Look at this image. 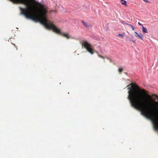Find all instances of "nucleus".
Masks as SVG:
<instances>
[{"mask_svg":"<svg viewBox=\"0 0 158 158\" xmlns=\"http://www.w3.org/2000/svg\"><path fill=\"white\" fill-rule=\"evenodd\" d=\"M107 60H109L111 62H112V60H111V59L110 58H109L108 57H107Z\"/></svg>","mask_w":158,"mask_h":158,"instance_id":"nucleus-16","label":"nucleus"},{"mask_svg":"<svg viewBox=\"0 0 158 158\" xmlns=\"http://www.w3.org/2000/svg\"><path fill=\"white\" fill-rule=\"evenodd\" d=\"M107 60H109L111 62H112V60H111V59L110 58H109L108 57H107Z\"/></svg>","mask_w":158,"mask_h":158,"instance_id":"nucleus-14","label":"nucleus"},{"mask_svg":"<svg viewBox=\"0 0 158 158\" xmlns=\"http://www.w3.org/2000/svg\"><path fill=\"white\" fill-rule=\"evenodd\" d=\"M150 100H152V99L150 97Z\"/></svg>","mask_w":158,"mask_h":158,"instance_id":"nucleus-20","label":"nucleus"},{"mask_svg":"<svg viewBox=\"0 0 158 158\" xmlns=\"http://www.w3.org/2000/svg\"><path fill=\"white\" fill-rule=\"evenodd\" d=\"M129 40L133 42L134 43H135V40H133L129 39Z\"/></svg>","mask_w":158,"mask_h":158,"instance_id":"nucleus-9","label":"nucleus"},{"mask_svg":"<svg viewBox=\"0 0 158 158\" xmlns=\"http://www.w3.org/2000/svg\"><path fill=\"white\" fill-rule=\"evenodd\" d=\"M120 22L121 23H123V24H125V25H127V23H125V22L124 21L122 20H121L120 21Z\"/></svg>","mask_w":158,"mask_h":158,"instance_id":"nucleus-7","label":"nucleus"},{"mask_svg":"<svg viewBox=\"0 0 158 158\" xmlns=\"http://www.w3.org/2000/svg\"><path fill=\"white\" fill-rule=\"evenodd\" d=\"M81 21L82 22V23H83V24L86 27H87V28H89V26L88 24L86 23L85 22H84V21L83 20H81Z\"/></svg>","mask_w":158,"mask_h":158,"instance_id":"nucleus-5","label":"nucleus"},{"mask_svg":"<svg viewBox=\"0 0 158 158\" xmlns=\"http://www.w3.org/2000/svg\"><path fill=\"white\" fill-rule=\"evenodd\" d=\"M142 31L143 33H148V31L147 29L146 28L144 27L143 26H142Z\"/></svg>","mask_w":158,"mask_h":158,"instance_id":"nucleus-4","label":"nucleus"},{"mask_svg":"<svg viewBox=\"0 0 158 158\" xmlns=\"http://www.w3.org/2000/svg\"><path fill=\"white\" fill-rule=\"evenodd\" d=\"M122 1H123V2H122L121 4L123 5H124L125 6H127V1L125 0H121Z\"/></svg>","mask_w":158,"mask_h":158,"instance_id":"nucleus-6","label":"nucleus"},{"mask_svg":"<svg viewBox=\"0 0 158 158\" xmlns=\"http://www.w3.org/2000/svg\"><path fill=\"white\" fill-rule=\"evenodd\" d=\"M131 27L132 28V29L133 30H134L135 27H134V26L133 25H132V26Z\"/></svg>","mask_w":158,"mask_h":158,"instance_id":"nucleus-12","label":"nucleus"},{"mask_svg":"<svg viewBox=\"0 0 158 158\" xmlns=\"http://www.w3.org/2000/svg\"><path fill=\"white\" fill-rule=\"evenodd\" d=\"M145 2L147 3L149 2V1L148 0H143Z\"/></svg>","mask_w":158,"mask_h":158,"instance_id":"nucleus-17","label":"nucleus"},{"mask_svg":"<svg viewBox=\"0 0 158 158\" xmlns=\"http://www.w3.org/2000/svg\"><path fill=\"white\" fill-rule=\"evenodd\" d=\"M97 53L98 54V56L99 57H100V58H103V59H104V57L103 56H101V55H99V54L97 52Z\"/></svg>","mask_w":158,"mask_h":158,"instance_id":"nucleus-8","label":"nucleus"},{"mask_svg":"<svg viewBox=\"0 0 158 158\" xmlns=\"http://www.w3.org/2000/svg\"><path fill=\"white\" fill-rule=\"evenodd\" d=\"M154 102H155V103H157V102H156L155 101H154Z\"/></svg>","mask_w":158,"mask_h":158,"instance_id":"nucleus-19","label":"nucleus"},{"mask_svg":"<svg viewBox=\"0 0 158 158\" xmlns=\"http://www.w3.org/2000/svg\"><path fill=\"white\" fill-rule=\"evenodd\" d=\"M127 25H128L130 27H131L132 26V25L128 23H127Z\"/></svg>","mask_w":158,"mask_h":158,"instance_id":"nucleus-18","label":"nucleus"},{"mask_svg":"<svg viewBox=\"0 0 158 158\" xmlns=\"http://www.w3.org/2000/svg\"><path fill=\"white\" fill-rule=\"evenodd\" d=\"M107 60H109L111 62H112V60H111V59L110 58H109L108 57H107Z\"/></svg>","mask_w":158,"mask_h":158,"instance_id":"nucleus-15","label":"nucleus"},{"mask_svg":"<svg viewBox=\"0 0 158 158\" xmlns=\"http://www.w3.org/2000/svg\"><path fill=\"white\" fill-rule=\"evenodd\" d=\"M141 35L143 36V35L142 34H141Z\"/></svg>","mask_w":158,"mask_h":158,"instance_id":"nucleus-21","label":"nucleus"},{"mask_svg":"<svg viewBox=\"0 0 158 158\" xmlns=\"http://www.w3.org/2000/svg\"><path fill=\"white\" fill-rule=\"evenodd\" d=\"M134 32L136 34L135 36L136 37H138L142 40H143V37L140 35L138 34V33L136 31H135Z\"/></svg>","mask_w":158,"mask_h":158,"instance_id":"nucleus-3","label":"nucleus"},{"mask_svg":"<svg viewBox=\"0 0 158 158\" xmlns=\"http://www.w3.org/2000/svg\"><path fill=\"white\" fill-rule=\"evenodd\" d=\"M138 24L139 25H140V26H142H142H143V25H142L141 23H139V22L138 23Z\"/></svg>","mask_w":158,"mask_h":158,"instance_id":"nucleus-13","label":"nucleus"},{"mask_svg":"<svg viewBox=\"0 0 158 158\" xmlns=\"http://www.w3.org/2000/svg\"><path fill=\"white\" fill-rule=\"evenodd\" d=\"M118 35L122 37H123L124 36V34H119Z\"/></svg>","mask_w":158,"mask_h":158,"instance_id":"nucleus-10","label":"nucleus"},{"mask_svg":"<svg viewBox=\"0 0 158 158\" xmlns=\"http://www.w3.org/2000/svg\"><path fill=\"white\" fill-rule=\"evenodd\" d=\"M14 3H21L25 4L26 8L19 7L20 14L28 19L36 22H39L47 28L52 29L56 33L68 39V34L63 33L60 30L52 23H48L47 15L48 13L47 6L35 0H10Z\"/></svg>","mask_w":158,"mask_h":158,"instance_id":"nucleus-1","label":"nucleus"},{"mask_svg":"<svg viewBox=\"0 0 158 158\" xmlns=\"http://www.w3.org/2000/svg\"><path fill=\"white\" fill-rule=\"evenodd\" d=\"M81 45L82 46L86 48L87 51L91 54H93V52H92L93 50L91 48V45L87 41H83Z\"/></svg>","mask_w":158,"mask_h":158,"instance_id":"nucleus-2","label":"nucleus"},{"mask_svg":"<svg viewBox=\"0 0 158 158\" xmlns=\"http://www.w3.org/2000/svg\"><path fill=\"white\" fill-rule=\"evenodd\" d=\"M118 70L119 72H121L122 71L123 69L122 68H119L118 69Z\"/></svg>","mask_w":158,"mask_h":158,"instance_id":"nucleus-11","label":"nucleus"}]
</instances>
